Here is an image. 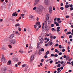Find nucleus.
I'll return each instance as SVG.
<instances>
[{"instance_id":"864d4df0","label":"nucleus","mask_w":73,"mask_h":73,"mask_svg":"<svg viewBox=\"0 0 73 73\" xmlns=\"http://www.w3.org/2000/svg\"><path fill=\"white\" fill-rule=\"evenodd\" d=\"M60 27H58L57 28V29H60Z\"/></svg>"},{"instance_id":"774afa93","label":"nucleus","mask_w":73,"mask_h":73,"mask_svg":"<svg viewBox=\"0 0 73 73\" xmlns=\"http://www.w3.org/2000/svg\"><path fill=\"white\" fill-rule=\"evenodd\" d=\"M72 66H73V61H72L71 62Z\"/></svg>"},{"instance_id":"5701e85b","label":"nucleus","mask_w":73,"mask_h":73,"mask_svg":"<svg viewBox=\"0 0 73 73\" xmlns=\"http://www.w3.org/2000/svg\"><path fill=\"white\" fill-rule=\"evenodd\" d=\"M37 9V8L36 7H34L33 8V10H36Z\"/></svg>"},{"instance_id":"aec40b11","label":"nucleus","mask_w":73,"mask_h":73,"mask_svg":"<svg viewBox=\"0 0 73 73\" xmlns=\"http://www.w3.org/2000/svg\"><path fill=\"white\" fill-rule=\"evenodd\" d=\"M39 45H40V43L39 42H38L37 44V48H38V46H39Z\"/></svg>"},{"instance_id":"3c124183","label":"nucleus","mask_w":73,"mask_h":73,"mask_svg":"<svg viewBox=\"0 0 73 73\" xmlns=\"http://www.w3.org/2000/svg\"><path fill=\"white\" fill-rule=\"evenodd\" d=\"M53 62V60H51L50 61V64H52Z\"/></svg>"},{"instance_id":"1a4fd4ad","label":"nucleus","mask_w":73,"mask_h":73,"mask_svg":"<svg viewBox=\"0 0 73 73\" xmlns=\"http://www.w3.org/2000/svg\"><path fill=\"white\" fill-rule=\"evenodd\" d=\"M34 55L33 54L31 58L30 61H32L33 60H34Z\"/></svg>"},{"instance_id":"e2e57ef3","label":"nucleus","mask_w":73,"mask_h":73,"mask_svg":"<svg viewBox=\"0 0 73 73\" xmlns=\"http://www.w3.org/2000/svg\"><path fill=\"white\" fill-rule=\"evenodd\" d=\"M60 31V30L59 29H57L56 30L57 32H59Z\"/></svg>"},{"instance_id":"5fc2aeb1","label":"nucleus","mask_w":73,"mask_h":73,"mask_svg":"<svg viewBox=\"0 0 73 73\" xmlns=\"http://www.w3.org/2000/svg\"><path fill=\"white\" fill-rule=\"evenodd\" d=\"M60 18H57V21H60Z\"/></svg>"},{"instance_id":"2eb2a0df","label":"nucleus","mask_w":73,"mask_h":73,"mask_svg":"<svg viewBox=\"0 0 73 73\" xmlns=\"http://www.w3.org/2000/svg\"><path fill=\"white\" fill-rule=\"evenodd\" d=\"M69 7V5H66L65 6V8H68Z\"/></svg>"},{"instance_id":"ea45409f","label":"nucleus","mask_w":73,"mask_h":73,"mask_svg":"<svg viewBox=\"0 0 73 73\" xmlns=\"http://www.w3.org/2000/svg\"><path fill=\"white\" fill-rule=\"evenodd\" d=\"M55 52H58V50H57V49H55Z\"/></svg>"},{"instance_id":"c85d7f7f","label":"nucleus","mask_w":73,"mask_h":73,"mask_svg":"<svg viewBox=\"0 0 73 73\" xmlns=\"http://www.w3.org/2000/svg\"><path fill=\"white\" fill-rule=\"evenodd\" d=\"M54 26V24H52L51 25V27H53Z\"/></svg>"},{"instance_id":"0e129e2a","label":"nucleus","mask_w":73,"mask_h":73,"mask_svg":"<svg viewBox=\"0 0 73 73\" xmlns=\"http://www.w3.org/2000/svg\"><path fill=\"white\" fill-rule=\"evenodd\" d=\"M67 31H68V30L67 29H64V32H66Z\"/></svg>"},{"instance_id":"79ce46f5","label":"nucleus","mask_w":73,"mask_h":73,"mask_svg":"<svg viewBox=\"0 0 73 73\" xmlns=\"http://www.w3.org/2000/svg\"><path fill=\"white\" fill-rule=\"evenodd\" d=\"M18 29H19V31H21V28L20 27L18 28Z\"/></svg>"},{"instance_id":"7c9ffc66","label":"nucleus","mask_w":73,"mask_h":73,"mask_svg":"<svg viewBox=\"0 0 73 73\" xmlns=\"http://www.w3.org/2000/svg\"><path fill=\"white\" fill-rule=\"evenodd\" d=\"M60 9H61V10H64V7H61L60 8Z\"/></svg>"},{"instance_id":"338daca9","label":"nucleus","mask_w":73,"mask_h":73,"mask_svg":"<svg viewBox=\"0 0 73 73\" xmlns=\"http://www.w3.org/2000/svg\"><path fill=\"white\" fill-rule=\"evenodd\" d=\"M71 27L73 28V25H71Z\"/></svg>"},{"instance_id":"f8f14e48","label":"nucleus","mask_w":73,"mask_h":73,"mask_svg":"<svg viewBox=\"0 0 73 73\" xmlns=\"http://www.w3.org/2000/svg\"><path fill=\"white\" fill-rule=\"evenodd\" d=\"M14 35L13 34H11V36H10V37L9 38H12L13 37H14Z\"/></svg>"},{"instance_id":"a878e982","label":"nucleus","mask_w":73,"mask_h":73,"mask_svg":"<svg viewBox=\"0 0 73 73\" xmlns=\"http://www.w3.org/2000/svg\"><path fill=\"white\" fill-rule=\"evenodd\" d=\"M19 52H20V53H23V51H21L20 50L19 51Z\"/></svg>"},{"instance_id":"6e6552de","label":"nucleus","mask_w":73,"mask_h":73,"mask_svg":"<svg viewBox=\"0 0 73 73\" xmlns=\"http://www.w3.org/2000/svg\"><path fill=\"white\" fill-rule=\"evenodd\" d=\"M49 15L48 14H46V19L47 21V20L49 19Z\"/></svg>"},{"instance_id":"b1692460","label":"nucleus","mask_w":73,"mask_h":73,"mask_svg":"<svg viewBox=\"0 0 73 73\" xmlns=\"http://www.w3.org/2000/svg\"><path fill=\"white\" fill-rule=\"evenodd\" d=\"M41 50L42 52H44V49L43 48H42L41 49Z\"/></svg>"},{"instance_id":"052dcab7","label":"nucleus","mask_w":73,"mask_h":73,"mask_svg":"<svg viewBox=\"0 0 73 73\" xmlns=\"http://www.w3.org/2000/svg\"><path fill=\"white\" fill-rule=\"evenodd\" d=\"M62 65L63 66V67H64V66H65V63H64Z\"/></svg>"},{"instance_id":"37998d69","label":"nucleus","mask_w":73,"mask_h":73,"mask_svg":"<svg viewBox=\"0 0 73 73\" xmlns=\"http://www.w3.org/2000/svg\"><path fill=\"white\" fill-rule=\"evenodd\" d=\"M69 37L70 38H71L72 37V35H70L69 36Z\"/></svg>"},{"instance_id":"c03bdc74","label":"nucleus","mask_w":73,"mask_h":73,"mask_svg":"<svg viewBox=\"0 0 73 73\" xmlns=\"http://www.w3.org/2000/svg\"><path fill=\"white\" fill-rule=\"evenodd\" d=\"M70 9L71 11H73V7H70Z\"/></svg>"},{"instance_id":"a211bd4d","label":"nucleus","mask_w":73,"mask_h":73,"mask_svg":"<svg viewBox=\"0 0 73 73\" xmlns=\"http://www.w3.org/2000/svg\"><path fill=\"white\" fill-rule=\"evenodd\" d=\"M68 34H71V32L70 31H69L66 33V34L67 35H68Z\"/></svg>"},{"instance_id":"cd10ccee","label":"nucleus","mask_w":73,"mask_h":73,"mask_svg":"<svg viewBox=\"0 0 73 73\" xmlns=\"http://www.w3.org/2000/svg\"><path fill=\"white\" fill-rule=\"evenodd\" d=\"M66 60H68V59H69V56H67V57H66Z\"/></svg>"},{"instance_id":"69168bd1","label":"nucleus","mask_w":73,"mask_h":73,"mask_svg":"<svg viewBox=\"0 0 73 73\" xmlns=\"http://www.w3.org/2000/svg\"><path fill=\"white\" fill-rule=\"evenodd\" d=\"M56 20H57V17H55L54 18V21H56Z\"/></svg>"},{"instance_id":"c756f323","label":"nucleus","mask_w":73,"mask_h":73,"mask_svg":"<svg viewBox=\"0 0 73 73\" xmlns=\"http://www.w3.org/2000/svg\"><path fill=\"white\" fill-rule=\"evenodd\" d=\"M67 63L68 64H70V65H71V63L69 62H67Z\"/></svg>"},{"instance_id":"c9c22d12","label":"nucleus","mask_w":73,"mask_h":73,"mask_svg":"<svg viewBox=\"0 0 73 73\" xmlns=\"http://www.w3.org/2000/svg\"><path fill=\"white\" fill-rule=\"evenodd\" d=\"M54 56L55 57H58V55L57 54H56L55 55H54Z\"/></svg>"},{"instance_id":"e433bc0d","label":"nucleus","mask_w":73,"mask_h":73,"mask_svg":"<svg viewBox=\"0 0 73 73\" xmlns=\"http://www.w3.org/2000/svg\"><path fill=\"white\" fill-rule=\"evenodd\" d=\"M58 46V44H55V45L54 46Z\"/></svg>"},{"instance_id":"a19ab883","label":"nucleus","mask_w":73,"mask_h":73,"mask_svg":"<svg viewBox=\"0 0 73 73\" xmlns=\"http://www.w3.org/2000/svg\"><path fill=\"white\" fill-rule=\"evenodd\" d=\"M34 28L35 29H36V28H37V26H36V25H34Z\"/></svg>"},{"instance_id":"39448f33","label":"nucleus","mask_w":73,"mask_h":73,"mask_svg":"<svg viewBox=\"0 0 73 73\" xmlns=\"http://www.w3.org/2000/svg\"><path fill=\"white\" fill-rule=\"evenodd\" d=\"M44 3L45 5H48L49 2H48V0H44Z\"/></svg>"},{"instance_id":"58836bf2","label":"nucleus","mask_w":73,"mask_h":73,"mask_svg":"<svg viewBox=\"0 0 73 73\" xmlns=\"http://www.w3.org/2000/svg\"><path fill=\"white\" fill-rule=\"evenodd\" d=\"M51 55L52 57H54V54H51Z\"/></svg>"},{"instance_id":"f03ea898","label":"nucleus","mask_w":73,"mask_h":73,"mask_svg":"<svg viewBox=\"0 0 73 73\" xmlns=\"http://www.w3.org/2000/svg\"><path fill=\"white\" fill-rule=\"evenodd\" d=\"M35 12L37 13H41L42 11L40 9L37 7L36 9L35 10Z\"/></svg>"},{"instance_id":"4468645a","label":"nucleus","mask_w":73,"mask_h":73,"mask_svg":"<svg viewBox=\"0 0 73 73\" xmlns=\"http://www.w3.org/2000/svg\"><path fill=\"white\" fill-rule=\"evenodd\" d=\"M20 25L19 23H17V24L15 25V26L16 27H17L18 26V27L20 26Z\"/></svg>"},{"instance_id":"7ed1b4c3","label":"nucleus","mask_w":73,"mask_h":73,"mask_svg":"<svg viewBox=\"0 0 73 73\" xmlns=\"http://www.w3.org/2000/svg\"><path fill=\"white\" fill-rule=\"evenodd\" d=\"M38 38H39V39H40V43L41 44H42V43L44 42V39L43 38H41V36H39L38 37Z\"/></svg>"},{"instance_id":"de8ad7c7","label":"nucleus","mask_w":73,"mask_h":73,"mask_svg":"<svg viewBox=\"0 0 73 73\" xmlns=\"http://www.w3.org/2000/svg\"><path fill=\"white\" fill-rule=\"evenodd\" d=\"M21 16H22V17H23L24 16V14H21Z\"/></svg>"},{"instance_id":"6ab92c4d","label":"nucleus","mask_w":73,"mask_h":73,"mask_svg":"<svg viewBox=\"0 0 73 73\" xmlns=\"http://www.w3.org/2000/svg\"><path fill=\"white\" fill-rule=\"evenodd\" d=\"M25 66H26V64H24L23 65H22V68H24V67H25Z\"/></svg>"},{"instance_id":"2f4dec72","label":"nucleus","mask_w":73,"mask_h":73,"mask_svg":"<svg viewBox=\"0 0 73 73\" xmlns=\"http://www.w3.org/2000/svg\"><path fill=\"white\" fill-rule=\"evenodd\" d=\"M61 66V65L60 64H59L57 65V67L58 68H59V67H60V66Z\"/></svg>"},{"instance_id":"72a5a7b5","label":"nucleus","mask_w":73,"mask_h":73,"mask_svg":"<svg viewBox=\"0 0 73 73\" xmlns=\"http://www.w3.org/2000/svg\"><path fill=\"white\" fill-rule=\"evenodd\" d=\"M8 46H9V48H12V46H11V45H8Z\"/></svg>"},{"instance_id":"49530a36","label":"nucleus","mask_w":73,"mask_h":73,"mask_svg":"<svg viewBox=\"0 0 73 73\" xmlns=\"http://www.w3.org/2000/svg\"><path fill=\"white\" fill-rule=\"evenodd\" d=\"M61 21H59L57 22V23H61Z\"/></svg>"},{"instance_id":"a18cd8bd","label":"nucleus","mask_w":73,"mask_h":73,"mask_svg":"<svg viewBox=\"0 0 73 73\" xmlns=\"http://www.w3.org/2000/svg\"><path fill=\"white\" fill-rule=\"evenodd\" d=\"M56 26L57 27H58V26H59V24L57 23L56 24Z\"/></svg>"},{"instance_id":"20e7f679","label":"nucleus","mask_w":73,"mask_h":73,"mask_svg":"<svg viewBox=\"0 0 73 73\" xmlns=\"http://www.w3.org/2000/svg\"><path fill=\"white\" fill-rule=\"evenodd\" d=\"M10 41L12 44H15L16 43V39H12L10 40Z\"/></svg>"},{"instance_id":"bb28decb","label":"nucleus","mask_w":73,"mask_h":73,"mask_svg":"<svg viewBox=\"0 0 73 73\" xmlns=\"http://www.w3.org/2000/svg\"><path fill=\"white\" fill-rule=\"evenodd\" d=\"M66 19H68V18H69V16L68 15L66 16Z\"/></svg>"},{"instance_id":"f3484780","label":"nucleus","mask_w":73,"mask_h":73,"mask_svg":"<svg viewBox=\"0 0 73 73\" xmlns=\"http://www.w3.org/2000/svg\"><path fill=\"white\" fill-rule=\"evenodd\" d=\"M16 14V12H15L13 14L12 16H15Z\"/></svg>"},{"instance_id":"bf43d9fd","label":"nucleus","mask_w":73,"mask_h":73,"mask_svg":"<svg viewBox=\"0 0 73 73\" xmlns=\"http://www.w3.org/2000/svg\"><path fill=\"white\" fill-rule=\"evenodd\" d=\"M63 57H64V58H66V55H64L63 56Z\"/></svg>"},{"instance_id":"4c0bfd02","label":"nucleus","mask_w":73,"mask_h":73,"mask_svg":"<svg viewBox=\"0 0 73 73\" xmlns=\"http://www.w3.org/2000/svg\"><path fill=\"white\" fill-rule=\"evenodd\" d=\"M44 58H48V56H47V55H45L44 56Z\"/></svg>"},{"instance_id":"4be33fe9","label":"nucleus","mask_w":73,"mask_h":73,"mask_svg":"<svg viewBox=\"0 0 73 73\" xmlns=\"http://www.w3.org/2000/svg\"><path fill=\"white\" fill-rule=\"evenodd\" d=\"M29 17L30 18H31V19H32V18H33V16L30 15L29 16Z\"/></svg>"},{"instance_id":"423d86ee","label":"nucleus","mask_w":73,"mask_h":73,"mask_svg":"<svg viewBox=\"0 0 73 73\" xmlns=\"http://www.w3.org/2000/svg\"><path fill=\"white\" fill-rule=\"evenodd\" d=\"M49 11L50 13H52V7H49Z\"/></svg>"},{"instance_id":"4d7b16f0","label":"nucleus","mask_w":73,"mask_h":73,"mask_svg":"<svg viewBox=\"0 0 73 73\" xmlns=\"http://www.w3.org/2000/svg\"><path fill=\"white\" fill-rule=\"evenodd\" d=\"M60 6H63V3H60Z\"/></svg>"},{"instance_id":"13d9d810","label":"nucleus","mask_w":73,"mask_h":73,"mask_svg":"<svg viewBox=\"0 0 73 73\" xmlns=\"http://www.w3.org/2000/svg\"><path fill=\"white\" fill-rule=\"evenodd\" d=\"M60 70V68H58L57 69V70H58V71H59Z\"/></svg>"},{"instance_id":"412c9836","label":"nucleus","mask_w":73,"mask_h":73,"mask_svg":"<svg viewBox=\"0 0 73 73\" xmlns=\"http://www.w3.org/2000/svg\"><path fill=\"white\" fill-rule=\"evenodd\" d=\"M27 68H28V67H26L25 68V71L27 72L28 70L27 69Z\"/></svg>"},{"instance_id":"6e6d98bb","label":"nucleus","mask_w":73,"mask_h":73,"mask_svg":"<svg viewBox=\"0 0 73 73\" xmlns=\"http://www.w3.org/2000/svg\"><path fill=\"white\" fill-rule=\"evenodd\" d=\"M32 52V50H31L30 51H28V53H30V52Z\"/></svg>"},{"instance_id":"8fccbe9b","label":"nucleus","mask_w":73,"mask_h":73,"mask_svg":"<svg viewBox=\"0 0 73 73\" xmlns=\"http://www.w3.org/2000/svg\"><path fill=\"white\" fill-rule=\"evenodd\" d=\"M70 7H73V5L71 4L70 5Z\"/></svg>"},{"instance_id":"393cba45","label":"nucleus","mask_w":73,"mask_h":73,"mask_svg":"<svg viewBox=\"0 0 73 73\" xmlns=\"http://www.w3.org/2000/svg\"><path fill=\"white\" fill-rule=\"evenodd\" d=\"M8 62L9 63V64H10V65H11V60H9L8 61Z\"/></svg>"},{"instance_id":"680f3d73","label":"nucleus","mask_w":73,"mask_h":73,"mask_svg":"<svg viewBox=\"0 0 73 73\" xmlns=\"http://www.w3.org/2000/svg\"><path fill=\"white\" fill-rule=\"evenodd\" d=\"M65 49H63L62 50V51L63 52H65Z\"/></svg>"},{"instance_id":"f704fd0d","label":"nucleus","mask_w":73,"mask_h":73,"mask_svg":"<svg viewBox=\"0 0 73 73\" xmlns=\"http://www.w3.org/2000/svg\"><path fill=\"white\" fill-rule=\"evenodd\" d=\"M59 48L60 49H61V48H62V46H61V45H59Z\"/></svg>"},{"instance_id":"09e8293b","label":"nucleus","mask_w":73,"mask_h":73,"mask_svg":"<svg viewBox=\"0 0 73 73\" xmlns=\"http://www.w3.org/2000/svg\"><path fill=\"white\" fill-rule=\"evenodd\" d=\"M62 54V52H59L58 54L59 55H61Z\"/></svg>"},{"instance_id":"0eeeda50","label":"nucleus","mask_w":73,"mask_h":73,"mask_svg":"<svg viewBox=\"0 0 73 73\" xmlns=\"http://www.w3.org/2000/svg\"><path fill=\"white\" fill-rule=\"evenodd\" d=\"M1 61L2 62H5V57L4 56H2Z\"/></svg>"},{"instance_id":"f257e3e1","label":"nucleus","mask_w":73,"mask_h":73,"mask_svg":"<svg viewBox=\"0 0 73 73\" xmlns=\"http://www.w3.org/2000/svg\"><path fill=\"white\" fill-rule=\"evenodd\" d=\"M48 25L47 23V20H45L44 22V23H42V28H44V27L46 29V31H48L50 29V27L49 26H48L47 27V25Z\"/></svg>"},{"instance_id":"9d476101","label":"nucleus","mask_w":73,"mask_h":73,"mask_svg":"<svg viewBox=\"0 0 73 73\" xmlns=\"http://www.w3.org/2000/svg\"><path fill=\"white\" fill-rule=\"evenodd\" d=\"M38 2H39V0H35V2L34 4V5L35 6L36 5V4H37Z\"/></svg>"},{"instance_id":"ddd939ff","label":"nucleus","mask_w":73,"mask_h":73,"mask_svg":"<svg viewBox=\"0 0 73 73\" xmlns=\"http://www.w3.org/2000/svg\"><path fill=\"white\" fill-rule=\"evenodd\" d=\"M49 51H48L46 52L45 54L46 55H48V54H49Z\"/></svg>"},{"instance_id":"9b49d317","label":"nucleus","mask_w":73,"mask_h":73,"mask_svg":"<svg viewBox=\"0 0 73 73\" xmlns=\"http://www.w3.org/2000/svg\"><path fill=\"white\" fill-rule=\"evenodd\" d=\"M36 26H38L40 25V22H38L36 23Z\"/></svg>"},{"instance_id":"603ef678","label":"nucleus","mask_w":73,"mask_h":73,"mask_svg":"<svg viewBox=\"0 0 73 73\" xmlns=\"http://www.w3.org/2000/svg\"><path fill=\"white\" fill-rule=\"evenodd\" d=\"M51 30L52 31H53L54 30V28H52L51 29Z\"/></svg>"},{"instance_id":"dca6fc26","label":"nucleus","mask_w":73,"mask_h":73,"mask_svg":"<svg viewBox=\"0 0 73 73\" xmlns=\"http://www.w3.org/2000/svg\"><path fill=\"white\" fill-rule=\"evenodd\" d=\"M48 44H49L50 45H52L53 44V43L52 42L50 43L49 42H48Z\"/></svg>"},{"instance_id":"473e14b6","label":"nucleus","mask_w":73,"mask_h":73,"mask_svg":"<svg viewBox=\"0 0 73 73\" xmlns=\"http://www.w3.org/2000/svg\"><path fill=\"white\" fill-rule=\"evenodd\" d=\"M45 36H49V34H46L45 35Z\"/></svg>"}]
</instances>
